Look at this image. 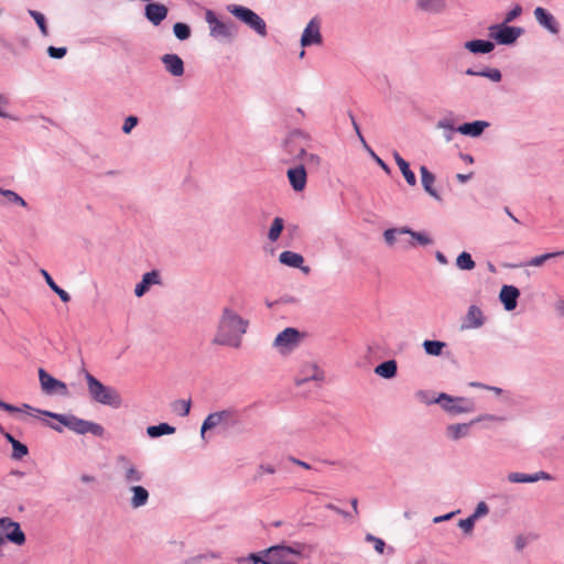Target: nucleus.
<instances>
[{
	"instance_id": "nucleus-42",
	"label": "nucleus",
	"mask_w": 564,
	"mask_h": 564,
	"mask_svg": "<svg viewBox=\"0 0 564 564\" xmlns=\"http://www.w3.org/2000/svg\"><path fill=\"white\" fill-rule=\"evenodd\" d=\"M436 127L438 129L445 130L444 137L447 142L453 140V134L455 131H457V128L454 127L453 121L447 118L438 120Z\"/></svg>"
},
{
	"instance_id": "nucleus-61",
	"label": "nucleus",
	"mask_w": 564,
	"mask_h": 564,
	"mask_svg": "<svg viewBox=\"0 0 564 564\" xmlns=\"http://www.w3.org/2000/svg\"><path fill=\"white\" fill-rule=\"evenodd\" d=\"M458 511H453V512H449V513H446L444 516H437L433 519V522L434 523H440V522H443V521H447L449 519H452Z\"/></svg>"
},
{
	"instance_id": "nucleus-39",
	"label": "nucleus",
	"mask_w": 564,
	"mask_h": 564,
	"mask_svg": "<svg viewBox=\"0 0 564 564\" xmlns=\"http://www.w3.org/2000/svg\"><path fill=\"white\" fill-rule=\"evenodd\" d=\"M561 256H564V250L543 253V254H540V256L531 258L525 263V265H529V267H541L545 261H547L550 259H553V258L561 257Z\"/></svg>"
},
{
	"instance_id": "nucleus-9",
	"label": "nucleus",
	"mask_w": 564,
	"mask_h": 564,
	"mask_svg": "<svg viewBox=\"0 0 564 564\" xmlns=\"http://www.w3.org/2000/svg\"><path fill=\"white\" fill-rule=\"evenodd\" d=\"M39 380L43 393L47 395L68 397L69 391L65 382L54 378L43 368L39 369Z\"/></svg>"
},
{
	"instance_id": "nucleus-32",
	"label": "nucleus",
	"mask_w": 564,
	"mask_h": 564,
	"mask_svg": "<svg viewBox=\"0 0 564 564\" xmlns=\"http://www.w3.org/2000/svg\"><path fill=\"white\" fill-rule=\"evenodd\" d=\"M464 46L474 54H487L495 48L494 43L487 40H471L466 42Z\"/></svg>"
},
{
	"instance_id": "nucleus-33",
	"label": "nucleus",
	"mask_w": 564,
	"mask_h": 564,
	"mask_svg": "<svg viewBox=\"0 0 564 564\" xmlns=\"http://www.w3.org/2000/svg\"><path fill=\"white\" fill-rule=\"evenodd\" d=\"M398 365L394 359H390L379 364L375 368V373L384 379H392L397 376Z\"/></svg>"
},
{
	"instance_id": "nucleus-64",
	"label": "nucleus",
	"mask_w": 564,
	"mask_h": 564,
	"mask_svg": "<svg viewBox=\"0 0 564 564\" xmlns=\"http://www.w3.org/2000/svg\"><path fill=\"white\" fill-rule=\"evenodd\" d=\"M326 508H327V509H329V510H333V511H335L336 513L341 514V516H344V517H347V516H348V513H347V512H345L344 510L339 509L338 507H336V506H335V505H333V503H328V505H326Z\"/></svg>"
},
{
	"instance_id": "nucleus-21",
	"label": "nucleus",
	"mask_w": 564,
	"mask_h": 564,
	"mask_svg": "<svg viewBox=\"0 0 564 564\" xmlns=\"http://www.w3.org/2000/svg\"><path fill=\"white\" fill-rule=\"evenodd\" d=\"M161 62L164 65V68L172 76L180 77L184 74V62L176 54H164L161 57Z\"/></svg>"
},
{
	"instance_id": "nucleus-17",
	"label": "nucleus",
	"mask_w": 564,
	"mask_h": 564,
	"mask_svg": "<svg viewBox=\"0 0 564 564\" xmlns=\"http://www.w3.org/2000/svg\"><path fill=\"white\" fill-rule=\"evenodd\" d=\"M508 480L512 484L536 482L539 480H553V476L546 471L540 470L534 474L510 473Z\"/></svg>"
},
{
	"instance_id": "nucleus-24",
	"label": "nucleus",
	"mask_w": 564,
	"mask_h": 564,
	"mask_svg": "<svg viewBox=\"0 0 564 564\" xmlns=\"http://www.w3.org/2000/svg\"><path fill=\"white\" fill-rule=\"evenodd\" d=\"M167 12V8L161 3H149L144 9L145 18L153 25H159L166 18Z\"/></svg>"
},
{
	"instance_id": "nucleus-54",
	"label": "nucleus",
	"mask_w": 564,
	"mask_h": 564,
	"mask_svg": "<svg viewBox=\"0 0 564 564\" xmlns=\"http://www.w3.org/2000/svg\"><path fill=\"white\" fill-rule=\"evenodd\" d=\"M488 512H489V508H488L487 503L484 501H480L477 505L475 511L470 514V517L474 518L475 520H477L480 517L488 514Z\"/></svg>"
},
{
	"instance_id": "nucleus-57",
	"label": "nucleus",
	"mask_w": 564,
	"mask_h": 564,
	"mask_svg": "<svg viewBox=\"0 0 564 564\" xmlns=\"http://www.w3.org/2000/svg\"><path fill=\"white\" fill-rule=\"evenodd\" d=\"M528 544V540L524 535L519 534L514 539V547L517 551H522Z\"/></svg>"
},
{
	"instance_id": "nucleus-3",
	"label": "nucleus",
	"mask_w": 564,
	"mask_h": 564,
	"mask_svg": "<svg viewBox=\"0 0 564 564\" xmlns=\"http://www.w3.org/2000/svg\"><path fill=\"white\" fill-rule=\"evenodd\" d=\"M40 412L45 416L57 420L62 425L76 434L84 435L89 433L98 437H102L105 434V429L100 424L79 419L74 414H59L50 411Z\"/></svg>"
},
{
	"instance_id": "nucleus-62",
	"label": "nucleus",
	"mask_w": 564,
	"mask_h": 564,
	"mask_svg": "<svg viewBox=\"0 0 564 564\" xmlns=\"http://www.w3.org/2000/svg\"><path fill=\"white\" fill-rule=\"evenodd\" d=\"M262 473L274 474L275 473V468L272 465H264V464H262V465L259 466L258 476H261Z\"/></svg>"
},
{
	"instance_id": "nucleus-51",
	"label": "nucleus",
	"mask_w": 564,
	"mask_h": 564,
	"mask_svg": "<svg viewBox=\"0 0 564 564\" xmlns=\"http://www.w3.org/2000/svg\"><path fill=\"white\" fill-rule=\"evenodd\" d=\"M366 541L373 543V547L378 553H380V554L383 553L386 543L382 539L368 533V534H366Z\"/></svg>"
},
{
	"instance_id": "nucleus-22",
	"label": "nucleus",
	"mask_w": 564,
	"mask_h": 564,
	"mask_svg": "<svg viewBox=\"0 0 564 564\" xmlns=\"http://www.w3.org/2000/svg\"><path fill=\"white\" fill-rule=\"evenodd\" d=\"M520 291L513 285H503L499 293V299L506 311H512L517 307Z\"/></svg>"
},
{
	"instance_id": "nucleus-58",
	"label": "nucleus",
	"mask_w": 564,
	"mask_h": 564,
	"mask_svg": "<svg viewBox=\"0 0 564 564\" xmlns=\"http://www.w3.org/2000/svg\"><path fill=\"white\" fill-rule=\"evenodd\" d=\"M348 116H349V118H350V120H351V124H352L354 130L356 131V133H357V135H358L359 140H360V141H361V142L367 147L366 141H365V139H364V137H362V134H361V131H360L359 124L357 123V121H356V119H355V117H354L352 112H349V113H348Z\"/></svg>"
},
{
	"instance_id": "nucleus-56",
	"label": "nucleus",
	"mask_w": 564,
	"mask_h": 564,
	"mask_svg": "<svg viewBox=\"0 0 564 564\" xmlns=\"http://www.w3.org/2000/svg\"><path fill=\"white\" fill-rule=\"evenodd\" d=\"M138 124V118L134 117V116H129L126 118L124 122H123V126H122V131L124 133H130L131 130Z\"/></svg>"
},
{
	"instance_id": "nucleus-59",
	"label": "nucleus",
	"mask_w": 564,
	"mask_h": 564,
	"mask_svg": "<svg viewBox=\"0 0 564 564\" xmlns=\"http://www.w3.org/2000/svg\"><path fill=\"white\" fill-rule=\"evenodd\" d=\"M9 105L8 98L0 94V117L1 118H10L9 113L4 112L2 109Z\"/></svg>"
},
{
	"instance_id": "nucleus-2",
	"label": "nucleus",
	"mask_w": 564,
	"mask_h": 564,
	"mask_svg": "<svg viewBox=\"0 0 564 564\" xmlns=\"http://www.w3.org/2000/svg\"><path fill=\"white\" fill-rule=\"evenodd\" d=\"M84 377L87 382V390L90 399L97 403L119 408L122 403L120 393L110 386H105L89 371L84 369Z\"/></svg>"
},
{
	"instance_id": "nucleus-38",
	"label": "nucleus",
	"mask_w": 564,
	"mask_h": 564,
	"mask_svg": "<svg viewBox=\"0 0 564 564\" xmlns=\"http://www.w3.org/2000/svg\"><path fill=\"white\" fill-rule=\"evenodd\" d=\"M296 159L303 161L305 164L314 167H318L321 164V158L314 153H307L304 147H299Z\"/></svg>"
},
{
	"instance_id": "nucleus-36",
	"label": "nucleus",
	"mask_w": 564,
	"mask_h": 564,
	"mask_svg": "<svg viewBox=\"0 0 564 564\" xmlns=\"http://www.w3.org/2000/svg\"><path fill=\"white\" fill-rule=\"evenodd\" d=\"M175 432V427L167 423H160L159 425H151L147 429V433L151 438H156L162 435H170Z\"/></svg>"
},
{
	"instance_id": "nucleus-14",
	"label": "nucleus",
	"mask_w": 564,
	"mask_h": 564,
	"mask_svg": "<svg viewBox=\"0 0 564 564\" xmlns=\"http://www.w3.org/2000/svg\"><path fill=\"white\" fill-rule=\"evenodd\" d=\"M323 42L321 34V23L317 18H313L304 29L301 36V45L303 47L311 45H319Z\"/></svg>"
},
{
	"instance_id": "nucleus-5",
	"label": "nucleus",
	"mask_w": 564,
	"mask_h": 564,
	"mask_svg": "<svg viewBox=\"0 0 564 564\" xmlns=\"http://www.w3.org/2000/svg\"><path fill=\"white\" fill-rule=\"evenodd\" d=\"M227 10L229 13H231L235 18H237L239 21L248 25L251 30H253L258 35L261 37H265L267 32V24L264 20L257 14L251 9L239 6V4H229L227 7Z\"/></svg>"
},
{
	"instance_id": "nucleus-7",
	"label": "nucleus",
	"mask_w": 564,
	"mask_h": 564,
	"mask_svg": "<svg viewBox=\"0 0 564 564\" xmlns=\"http://www.w3.org/2000/svg\"><path fill=\"white\" fill-rule=\"evenodd\" d=\"M432 402L440 404L444 411L451 414L469 413L475 410L471 400L463 397H452L444 392L440 393Z\"/></svg>"
},
{
	"instance_id": "nucleus-63",
	"label": "nucleus",
	"mask_w": 564,
	"mask_h": 564,
	"mask_svg": "<svg viewBox=\"0 0 564 564\" xmlns=\"http://www.w3.org/2000/svg\"><path fill=\"white\" fill-rule=\"evenodd\" d=\"M393 159L397 163V165L400 167H402L403 165H405L408 162L399 154V152L394 151L393 152Z\"/></svg>"
},
{
	"instance_id": "nucleus-15",
	"label": "nucleus",
	"mask_w": 564,
	"mask_h": 564,
	"mask_svg": "<svg viewBox=\"0 0 564 564\" xmlns=\"http://www.w3.org/2000/svg\"><path fill=\"white\" fill-rule=\"evenodd\" d=\"M405 235H409L410 239L400 240V246L403 250H409L417 246L425 247L433 243V239L425 231H414L408 227V232H405Z\"/></svg>"
},
{
	"instance_id": "nucleus-23",
	"label": "nucleus",
	"mask_w": 564,
	"mask_h": 564,
	"mask_svg": "<svg viewBox=\"0 0 564 564\" xmlns=\"http://www.w3.org/2000/svg\"><path fill=\"white\" fill-rule=\"evenodd\" d=\"M289 182L295 192H302L306 186V171L304 165L289 169L286 172Z\"/></svg>"
},
{
	"instance_id": "nucleus-34",
	"label": "nucleus",
	"mask_w": 564,
	"mask_h": 564,
	"mask_svg": "<svg viewBox=\"0 0 564 564\" xmlns=\"http://www.w3.org/2000/svg\"><path fill=\"white\" fill-rule=\"evenodd\" d=\"M40 272L43 275V278L45 279V282L47 283L50 289L59 296L62 302L67 303V302L70 301L69 294L65 290L61 289L54 282V280L52 279V276L50 275V273L45 269H41Z\"/></svg>"
},
{
	"instance_id": "nucleus-29",
	"label": "nucleus",
	"mask_w": 564,
	"mask_h": 564,
	"mask_svg": "<svg viewBox=\"0 0 564 564\" xmlns=\"http://www.w3.org/2000/svg\"><path fill=\"white\" fill-rule=\"evenodd\" d=\"M489 127V122L482 120H476L467 122L457 128V132L464 135L479 137L486 128Z\"/></svg>"
},
{
	"instance_id": "nucleus-41",
	"label": "nucleus",
	"mask_w": 564,
	"mask_h": 564,
	"mask_svg": "<svg viewBox=\"0 0 564 564\" xmlns=\"http://www.w3.org/2000/svg\"><path fill=\"white\" fill-rule=\"evenodd\" d=\"M284 221L281 217H275L268 232V239L272 242L276 241L283 230Z\"/></svg>"
},
{
	"instance_id": "nucleus-46",
	"label": "nucleus",
	"mask_w": 564,
	"mask_h": 564,
	"mask_svg": "<svg viewBox=\"0 0 564 564\" xmlns=\"http://www.w3.org/2000/svg\"><path fill=\"white\" fill-rule=\"evenodd\" d=\"M174 35L180 41H185L191 36V28L182 22H177L173 25Z\"/></svg>"
},
{
	"instance_id": "nucleus-28",
	"label": "nucleus",
	"mask_w": 564,
	"mask_h": 564,
	"mask_svg": "<svg viewBox=\"0 0 564 564\" xmlns=\"http://www.w3.org/2000/svg\"><path fill=\"white\" fill-rule=\"evenodd\" d=\"M279 261L288 267L302 269L304 272L310 271L308 267H303L304 258L300 253L293 251L281 252Z\"/></svg>"
},
{
	"instance_id": "nucleus-47",
	"label": "nucleus",
	"mask_w": 564,
	"mask_h": 564,
	"mask_svg": "<svg viewBox=\"0 0 564 564\" xmlns=\"http://www.w3.org/2000/svg\"><path fill=\"white\" fill-rule=\"evenodd\" d=\"M250 562L252 564H270L269 558L264 556L263 551L260 553H251L247 557H241L238 563Z\"/></svg>"
},
{
	"instance_id": "nucleus-10",
	"label": "nucleus",
	"mask_w": 564,
	"mask_h": 564,
	"mask_svg": "<svg viewBox=\"0 0 564 564\" xmlns=\"http://www.w3.org/2000/svg\"><path fill=\"white\" fill-rule=\"evenodd\" d=\"M206 22L210 28V35L216 39L232 40L236 36V28L232 23L228 24L220 21L212 10L206 11Z\"/></svg>"
},
{
	"instance_id": "nucleus-43",
	"label": "nucleus",
	"mask_w": 564,
	"mask_h": 564,
	"mask_svg": "<svg viewBox=\"0 0 564 564\" xmlns=\"http://www.w3.org/2000/svg\"><path fill=\"white\" fill-rule=\"evenodd\" d=\"M456 265L460 269V270H473L476 265L475 261L471 259V256L466 252V251H463L456 259Z\"/></svg>"
},
{
	"instance_id": "nucleus-52",
	"label": "nucleus",
	"mask_w": 564,
	"mask_h": 564,
	"mask_svg": "<svg viewBox=\"0 0 564 564\" xmlns=\"http://www.w3.org/2000/svg\"><path fill=\"white\" fill-rule=\"evenodd\" d=\"M475 522L476 520L469 516L466 519L459 520L458 527L464 531V533L470 534L474 530Z\"/></svg>"
},
{
	"instance_id": "nucleus-25",
	"label": "nucleus",
	"mask_w": 564,
	"mask_h": 564,
	"mask_svg": "<svg viewBox=\"0 0 564 564\" xmlns=\"http://www.w3.org/2000/svg\"><path fill=\"white\" fill-rule=\"evenodd\" d=\"M305 139V135L301 131L292 132L283 142V149L288 155L292 156L294 160L296 159V154L299 152V147H304L302 141Z\"/></svg>"
},
{
	"instance_id": "nucleus-35",
	"label": "nucleus",
	"mask_w": 564,
	"mask_h": 564,
	"mask_svg": "<svg viewBox=\"0 0 564 564\" xmlns=\"http://www.w3.org/2000/svg\"><path fill=\"white\" fill-rule=\"evenodd\" d=\"M465 74L468 76L486 77L495 83H498L501 80V73L498 68H486L482 70H474L473 68H467L465 70Z\"/></svg>"
},
{
	"instance_id": "nucleus-16",
	"label": "nucleus",
	"mask_w": 564,
	"mask_h": 564,
	"mask_svg": "<svg viewBox=\"0 0 564 564\" xmlns=\"http://www.w3.org/2000/svg\"><path fill=\"white\" fill-rule=\"evenodd\" d=\"M534 18L538 21V23L546 29L552 34H557L560 32V24L554 18L553 14H551L546 9L542 7H536L534 9Z\"/></svg>"
},
{
	"instance_id": "nucleus-1",
	"label": "nucleus",
	"mask_w": 564,
	"mask_h": 564,
	"mask_svg": "<svg viewBox=\"0 0 564 564\" xmlns=\"http://www.w3.org/2000/svg\"><path fill=\"white\" fill-rule=\"evenodd\" d=\"M249 321L231 307H224L219 316L213 344L239 349L247 334Z\"/></svg>"
},
{
	"instance_id": "nucleus-45",
	"label": "nucleus",
	"mask_w": 564,
	"mask_h": 564,
	"mask_svg": "<svg viewBox=\"0 0 564 564\" xmlns=\"http://www.w3.org/2000/svg\"><path fill=\"white\" fill-rule=\"evenodd\" d=\"M0 194H2L8 199L9 203L17 204V205H19L21 207H26L28 206V204L24 200V198L21 197L14 191L0 188Z\"/></svg>"
},
{
	"instance_id": "nucleus-48",
	"label": "nucleus",
	"mask_w": 564,
	"mask_h": 564,
	"mask_svg": "<svg viewBox=\"0 0 564 564\" xmlns=\"http://www.w3.org/2000/svg\"><path fill=\"white\" fill-rule=\"evenodd\" d=\"M29 14L34 19V21L36 22L37 26L40 28L41 30V33L46 36L48 34V30H47V25H46V21H45V17L39 12V11H35V10H29Z\"/></svg>"
},
{
	"instance_id": "nucleus-12",
	"label": "nucleus",
	"mask_w": 564,
	"mask_h": 564,
	"mask_svg": "<svg viewBox=\"0 0 564 564\" xmlns=\"http://www.w3.org/2000/svg\"><path fill=\"white\" fill-rule=\"evenodd\" d=\"M301 337L302 335L296 328L288 327L278 334L273 341V346L281 354H289L299 346Z\"/></svg>"
},
{
	"instance_id": "nucleus-11",
	"label": "nucleus",
	"mask_w": 564,
	"mask_h": 564,
	"mask_svg": "<svg viewBox=\"0 0 564 564\" xmlns=\"http://www.w3.org/2000/svg\"><path fill=\"white\" fill-rule=\"evenodd\" d=\"M490 36L501 45L513 44L523 33L520 26H509L505 23L496 24L489 28Z\"/></svg>"
},
{
	"instance_id": "nucleus-19",
	"label": "nucleus",
	"mask_w": 564,
	"mask_h": 564,
	"mask_svg": "<svg viewBox=\"0 0 564 564\" xmlns=\"http://www.w3.org/2000/svg\"><path fill=\"white\" fill-rule=\"evenodd\" d=\"M324 372L315 364L303 365L300 376L295 378V384L302 386L310 380L322 381Z\"/></svg>"
},
{
	"instance_id": "nucleus-55",
	"label": "nucleus",
	"mask_w": 564,
	"mask_h": 564,
	"mask_svg": "<svg viewBox=\"0 0 564 564\" xmlns=\"http://www.w3.org/2000/svg\"><path fill=\"white\" fill-rule=\"evenodd\" d=\"M66 53H67L66 47L48 46V48H47L48 56L52 58H56V59L63 58L66 55Z\"/></svg>"
},
{
	"instance_id": "nucleus-20",
	"label": "nucleus",
	"mask_w": 564,
	"mask_h": 564,
	"mask_svg": "<svg viewBox=\"0 0 564 564\" xmlns=\"http://www.w3.org/2000/svg\"><path fill=\"white\" fill-rule=\"evenodd\" d=\"M416 9L427 14H443L447 8V0H416Z\"/></svg>"
},
{
	"instance_id": "nucleus-13",
	"label": "nucleus",
	"mask_w": 564,
	"mask_h": 564,
	"mask_svg": "<svg viewBox=\"0 0 564 564\" xmlns=\"http://www.w3.org/2000/svg\"><path fill=\"white\" fill-rule=\"evenodd\" d=\"M0 534L15 545H23L26 540L20 524L10 518L0 519Z\"/></svg>"
},
{
	"instance_id": "nucleus-60",
	"label": "nucleus",
	"mask_w": 564,
	"mask_h": 564,
	"mask_svg": "<svg viewBox=\"0 0 564 564\" xmlns=\"http://www.w3.org/2000/svg\"><path fill=\"white\" fill-rule=\"evenodd\" d=\"M0 409L3 411H7V412H11V413L20 412L19 408H17L12 404H9L2 400H0Z\"/></svg>"
},
{
	"instance_id": "nucleus-31",
	"label": "nucleus",
	"mask_w": 564,
	"mask_h": 564,
	"mask_svg": "<svg viewBox=\"0 0 564 564\" xmlns=\"http://www.w3.org/2000/svg\"><path fill=\"white\" fill-rule=\"evenodd\" d=\"M466 324L465 327L467 328H479L485 323V317L482 315L481 310L476 306L471 305L468 308L467 315H466Z\"/></svg>"
},
{
	"instance_id": "nucleus-37",
	"label": "nucleus",
	"mask_w": 564,
	"mask_h": 564,
	"mask_svg": "<svg viewBox=\"0 0 564 564\" xmlns=\"http://www.w3.org/2000/svg\"><path fill=\"white\" fill-rule=\"evenodd\" d=\"M405 232H408V227L389 228L383 231V239L388 246L392 247L397 242L400 243L401 239H398V236L405 235Z\"/></svg>"
},
{
	"instance_id": "nucleus-50",
	"label": "nucleus",
	"mask_w": 564,
	"mask_h": 564,
	"mask_svg": "<svg viewBox=\"0 0 564 564\" xmlns=\"http://www.w3.org/2000/svg\"><path fill=\"white\" fill-rule=\"evenodd\" d=\"M400 171L410 186L416 185L415 174L411 171L409 163L400 167Z\"/></svg>"
},
{
	"instance_id": "nucleus-18",
	"label": "nucleus",
	"mask_w": 564,
	"mask_h": 564,
	"mask_svg": "<svg viewBox=\"0 0 564 564\" xmlns=\"http://www.w3.org/2000/svg\"><path fill=\"white\" fill-rule=\"evenodd\" d=\"M161 275L158 270H152L143 274L142 280L135 285L134 294L138 297L143 296L152 285H160Z\"/></svg>"
},
{
	"instance_id": "nucleus-26",
	"label": "nucleus",
	"mask_w": 564,
	"mask_h": 564,
	"mask_svg": "<svg viewBox=\"0 0 564 564\" xmlns=\"http://www.w3.org/2000/svg\"><path fill=\"white\" fill-rule=\"evenodd\" d=\"M420 173L424 191L436 200H442L438 192L434 188L435 175L425 165L420 167Z\"/></svg>"
},
{
	"instance_id": "nucleus-8",
	"label": "nucleus",
	"mask_w": 564,
	"mask_h": 564,
	"mask_svg": "<svg viewBox=\"0 0 564 564\" xmlns=\"http://www.w3.org/2000/svg\"><path fill=\"white\" fill-rule=\"evenodd\" d=\"M301 546H288L283 544L273 545L264 550V556L269 558L270 564H295L291 561L290 555H301Z\"/></svg>"
},
{
	"instance_id": "nucleus-49",
	"label": "nucleus",
	"mask_w": 564,
	"mask_h": 564,
	"mask_svg": "<svg viewBox=\"0 0 564 564\" xmlns=\"http://www.w3.org/2000/svg\"><path fill=\"white\" fill-rule=\"evenodd\" d=\"M29 449L28 446L17 441L12 445V458L13 459H22L25 455H28Z\"/></svg>"
},
{
	"instance_id": "nucleus-6",
	"label": "nucleus",
	"mask_w": 564,
	"mask_h": 564,
	"mask_svg": "<svg viewBox=\"0 0 564 564\" xmlns=\"http://www.w3.org/2000/svg\"><path fill=\"white\" fill-rule=\"evenodd\" d=\"M116 467L120 479L126 485L132 486L144 478V471L126 455L117 456Z\"/></svg>"
},
{
	"instance_id": "nucleus-53",
	"label": "nucleus",
	"mask_w": 564,
	"mask_h": 564,
	"mask_svg": "<svg viewBox=\"0 0 564 564\" xmlns=\"http://www.w3.org/2000/svg\"><path fill=\"white\" fill-rule=\"evenodd\" d=\"M522 13V7L520 4H516L509 12H507L503 23H510L517 18H519Z\"/></svg>"
},
{
	"instance_id": "nucleus-27",
	"label": "nucleus",
	"mask_w": 564,
	"mask_h": 564,
	"mask_svg": "<svg viewBox=\"0 0 564 564\" xmlns=\"http://www.w3.org/2000/svg\"><path fill=\"white\" fill-rule=\"evenodd\" d=\"M129 490L132 494L130 498L131 508L138 509L148 503L150 494L147 488L139 485H132L129 487Z\"/></svg>"
},
{
	"instance_id": "nucleus-40",
	"label": "nucleus",
	"mask_w": 564,
	"mask_h": 564,
	"mask_svg": "<svg viewBox=\"0 0 564 564\" xmlns=\"http://www.w3.org/2000/svg\"><path fill=\"white\" fill-rule=\"evenodd\" d=\"M446 346L444 341L440 340H424L423 348L425 352L430 356H440L442 355L443 348Z\"/></svg>"
},
{
	"instance_id": "nucleus-4",
	"label": "nucleus",
	"mask_w": 564,
	"mask_h": 564,
	"mask_svg": "<svg viewBox=\"0 0 564 564\" xmlns=\"http://www.w3.org/2000/svg\"><path fill=\"white\" fill-rule=\"evenodd\" d=\"M241 423L238 410L234 408L224 409L213 412L206 416L200 427V436L205 438V433L218 425L225 427H235Z\"/></svg>"
},
{
	"instance_id": "nucleus-44",
	"label": "nucleus",
	"mask_w": 564,
	"mask_h": 564,
	"mask_svg": "<svg viewBox=\"0 0 564 564\" xmlns=\"http://www.w3.org/2000/svg\"><path fill=\"white\" fill-rule=\"evenodd\" d=\"M191 400L180 399L172 403V410L181 416H186L191 411Z\"/></svg>"
},
{
	"instance_id": "nucleus-30",
	"label": "nucleus",
	"mask_w": 564,
	"mask_h": 564,
	"mask_svg": "<svg viewBox=\"0 0 564 564\" xmlns=\"http://www.w3.org/2000/svg\"><path fill=\"white\" fill-rule=\"evenodd\" d=\"M480 420L481 419L478 417L469 423L451 424L446 427V435L453 441H457L462 437H465L469 433L470 425L474 424L475 422H479Z\"/></svg>"
}]
</instances>
